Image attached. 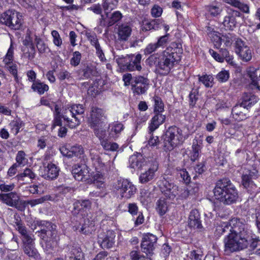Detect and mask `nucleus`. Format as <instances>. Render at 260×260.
Returning a JSON list of instances; mask_svg holds the SVG:
<instances>
[{
    "instance_id": "obj_1",
    "label": "nucleus",
    "mask_w": 260,
    "mask_h": 260,
    "mask_svg": "<svg viewBox=\"0 0 260 260\" xmlns=\"http://www.w3.org/2000/svg\"><path fill=\"white\" fill-rule=\"evenodd\" d=\"M228 233L224 238L226 254L243 249L248 245L250 232L243 219L234 218L229 222H222L216 226L215 234L220 236Z\"/></svg>"
},
{
    "instance_id": "obj_2",
    "label": "nucleus",
    "mask_w": 260,
    "mask_h": 260,
    "mask_svg": "<svg viewBox=\"0 0 260 260\" xmlns=\"http://www.w3.org/2000/svg\"><path fill=\"white\" fill-rule=\"evenodd\" d=\"M182 53V45L173 42L161 54L150 55L147 59L150 66L155 67L156 72L161 75H167L180 60Z\"/></svg>"
},
{
    "instance_id": "obj_3",
    "label": "nucleus",
    "mask_w": 260,
    "mask_h": 260,
    "mask_svg": "<svg viewBox=\"0 0 260 260\" xmlns=\"http://www.w3.org/2000/svg\"><path fill=\"white\" fill-rule=\"evenodd\" d=\"M84 107L81 104H74L63 110L62 113L58 105L54 106V119L52 128L56 126H61V118L67 122V126L71 128H74L80 124V119L78 116L84 114Z\"/></svg>"
},
{
    "instance_id": "obj_4",
    "label": "nucleus",
    "mask_w": 260,
    "mask_h": 260,
    "mask_svg": "<svg viewBox=\"0 0 260 260\" xmlns=\"http://www.w3.org/2000/svg\"><path fill=\"white\" fill-rule=\"evenodd\" d=\"M214 197L224 205H231L239 199L238 190L231 181L227 178L218 180L213 190Z\"/></svg>"
},
{
    "instance_id": "obj_5",
    "label": "nucleus",
    "mask_w": 260,
    "mask_h": 260,
    "mask_svg": "<svg viewBox=\"0 0 260 260\" xmlns=\"http://www.w3.org/2000/svg\"><path fill=\"white\" fill-rule=\"evenodd\" d=\"M185 139L181 128L176 126H170L163 136L164 146L166 150H172L182 144Z\"/></svg>"
},
{
    "instance_id": "obj_6",
    "label": "nucleus",
    "mask_w": 260,
    "mask_h": 260,
    "mask_svg": "<svg viewBox=\"0 0 260 260\" xmlns=\"http://www.w3.org/2000/svg\"><path fill=\"white\" fill-rule=\"evenodd\" d=\"M141 59L142 55L140 54H138L136 55L131 54L126 56H118L115 57L118 64L128 71H141L142 69Z\"/></svg>"
},
{
    "instance_id": "obj_7",
    "label": "nucleus",
    "mask_w": 260,
    "mask_h": 260,
    "mask_svg": "<svg viewBox=\"0 0 260 260\" xmlns=\"http://www.w3.org/2000/svg\"><path fill=\"white\" fill-rule=\"evenodd\" d=\"M22 16L14 10H8L0 15V22L15 30L20 28L22 24Z\"/></svg>"
},
{
    "instance_id": "obj_8",
    "label": "nucleus",
    "mask_w": 260,
    "mask_h": 260,
    "mask_svg": "<svg viewBox=\"0 0 260 260\" xmlns=\"http://www.w3.org/2000/svg\"><path fill=\"white\" fill-rule=\"evenodd\" d=\"M121 199L128 200L133 197L136 192V187L127 179L118 180L114 185Z\"/></svg>"
},
{
    "instance_id": "obj_9",
    "label": "nucleus",
    "mask_w": 260,
    "mask_h": 260,
    "mask_svg": "<svg viewBox=\"0 0 260 260\" xmlns=\"http://www.w3.org/2000/svg\"><path fill=\"white\" fill-rule=\"evenodd\" d=\"M258 172L255 167L252 166L250 170H245L242 176V182L244 188L250 193L256 191L257 186L252 181L258 178Z\"/></svg>"
},
{
    "instance_id": "obj_10",
    "label": "nucleus",
    "mask_w": 260,
    "mask_h": 260,
    "mask_svg": "<svg viewBox=\"0 0 260 260\" xmlns=\"http://www.w3.org/2000/svg\"><path fill=\"white\" fill-rule=\"evenodd\" d=\"M91 204L89 200H77L71 210L72 216L76 217L77 220L82 219L86 214V210L91 207Z\"/></svg>"
},
{
    "instance_id": "obj_11",
    "label": "nucleus",
    "mask_w": 260,
    "mask_h": 260,
    "mask_svg": "<svg viewBox=\"0 0 260 260\" xmlns=\"http://www.w3.org/2000/svg\"><path fill=\"white\" fill-rule=\"evenodd\" d=\"M149 79L142 76L134 77L131 83L134 92L137 94H144L148 89Z\"/></svg>"
},
{
    "instance_id": "obj_12",
    "label": "nucleus",
    "mask_w": 260,
    "mask_h": 260,
    "mask_svg": "<svg viewBox=\"0 0 260 260\" xmlns=\"http://www.w3.org/2000/svg\"><path fill=\"white\" fill-rule=\"evenodd\" d=\"M235 52L243 61L248 62L252 58L251 50L241 39H237L236 41Z\"/></svg>"
},
{
    "instance_id": "obj_13",
    "label": "nucleus",
    "mask_w": 260,
    "mask_h": 260,
    "mask_svg": "<svg viewBox=\"0 0 260 260\" xmlns=\"http://www.w3.org/2000/svg\"><path fill=\"white\" fill-rule=\"evenodd\" d=\"M161 189L166 199L170 201H174L179 194L178 186L167 180L162 181Z\"/></svg>"
},
{
    "instance_id": "obj_14",
    "label": "nucleus",
    "mask_w": 260,
    "mask_h": 260,
    "mask_svg": "<svg viewBox=\"0 0 260 260\" xmlns=\"http://www.w3.org/2000/svg\"><path fill=\"white\" fill-rule=\"evenodd\" d=\"M156 241L157 238L154 235L147 234L144 235L141 244L142 251L147 255H151L155 248Z\"/></svg>"
},
{
    "instance_id": "obj_15",
    "label": "nucleus",
    "mask_w": 260,
    "mask_h": 260,
    "mask_svg": "<svg viewBox=\"0 0 260 260\" xmlns=\"http://www.w3.org/2000/svg\"><path fill=\"white\" fill-rule=\"evenodd\" d=\"M46 244V248L49 249H52L57 245V233L56 228L40 234L39 235Z\"/></svg>"
},
{
    "instance_id": "obj_16",
    "label": "nucleus",
    "mask_w": 260,
    "mask_h": 260,
    "mask_svg": "<svg viewBox=\"0 0 260 260\" xmlns=\"http://www.w3.org/2000/svg\"><path fill=\"white\" fill-rule=\"evenodd\" d=\"M103 118H105L104 111L102 109L92 107L88 120L90 126H99Z\"/></svg>"
},
{
    "instance_id": "obj_17",
    "label": "nucleus",
    "mask_w": 260,
    "mask_h": 260,
    "mask_svg": "<svg viewBox=\"0 0 260 260\" xmlns=\"http://www.w3.org/2000/svg\"><path fill=\"white\" fill-rule=\"evenodd\" d=\"M72 173L75 179L79 181H86L89 176L88 168L84 164L74 165Z\"/></svg>"
},
{
    "instance_id": "obj_18",
    "label": "nucleus",
    "mask_w": 260,
    "mask_h": 260,
    "mask_svg": "<svg viewBox=\"0 0 260 260\" xmlns=\"http://www.w3.org/2000/svg\"><path fill=\"white\" fill-rule=\"evenodd\" d=\"M0 201L4 203L20 209V199L17 193L11 192L0 194Z\"/></svg>"
},
{
    "instance_id": "obj_19",
    "label": "nucleus",
    "mask_w": 260,
    "mask_h": 260,
    "mask_svg": "<svg viewBox=\"0 0 260 260\" xmlns=\"http://www.w3.org/2000/svg\"><path fill=\"white\" fill-rule=\"evenodd\" d=\"M241 13L236 10H231L224 17L222 24L226 30H232L237 25L236 17H239Z\"/></svg>"
},
{
    "instance_id": "obj_20",
    "label": "nucleus",
    "mask_w": 260,
    "mask_h": 260,
    "mask_svg": "<svg viewBox=\"0 0 260 260\" xmlns=\"http://www.w3.org/2000/svg\"><path fill=\"white\" fill-rule=\"evenodd\" d=\"M216 31L211 32V35H213V39L215 41L214 45L216 48H219L221 42H223L226 46H230L232 45L233 42L235 40V35L233 34L228 33L220 37L217 35Z\"/></svg>"
},
{
    "instance_id": "obj_21",
    "label": "nucleus",
    "mask_w": 260,
    "mask_h": 260,
    "mask_svg": "<svg viewBox=\"0 0 260 260\" xmlns=\"http://www.w3.org/2000/svg\"><path fill=\"white\" fill-rule=\"evenodd\" d=\"M247 75L251 80L250 87L252 89L260 91V86L258 83V80H260V68L250 67L247 71Z\"/></svg>"
},
{
    "instance_id": "obj_22",
    "label": "nucleus",
    "mask_w": 260,
    "mask_h": 260,
    "mask_svg": "<svg viewBox=\"0 0 260 260\" xmlns=\"http://www.w3.org/2000/svg\"><path fill=\"white\" fill-rule=\"evenodd\" d=\"M59 171L58 167L54 164L50 162L44 167L42 172V176L48 180H54L58 177Z\"/></svg>"
},
{
    "instance_id": "obj_23",
    "label": "nucleus",
    "mask_w": 260,
    "mask_h": 260,
    "mask_svg": "<svg viewBox=\"0 0 260 260\" xmlns=\"http://www.w3.org/2000/svg\"><path fill=\"white\" fill-rule=\"evenodd\" d=\"M188 226L193 229H202L201 216L199 211L196 209H192L189 213L188 219Z\"/></svg>"
},
{
    "instance_id": "obj_24",
    "label": "nucleus",
    "mask_w": 260,
    "mask_h": 260,
    "mask_svg": "<svg viewBox=\"0 0 260 260\" xmlns=\"http://www.w3.org/2000/svg\"><path fill=\"white\" fill-rule=\"evenodd\" d=\"M132 32V27L127 23H123L119 25L117 29V40L126 42L131 37Z\"/></svg>"
},
{
    "instance_id": "obj_25",
    "label": "nucleus",
    "mask_w": 260,
    "mask_h": 260,
    "mask_svg": "<svg viewBox=\"0 0 260 260\" xmlns=\"http://www.w3.org/2000/svg\"><path fill=\"white\" fill-rule=\"evenodd\" d=\"M158 169V164L153 163L144 173L141 174L139 181L141 183H146L151 181L155 176V173Z\"/></svg>"
},
{
    "instance_id": "obj_26",
    "label": "nucleus",
    "mask_w": 260,
    "mask_h": 260,
    "mask_svg": "<svg viewBox=\"0 0 260 260\" xmlns=\"http://www.w3.org/2000/svg\"><path fill=\"white\" fill-rule=\"evenodd\" d=\"M154 115L150 120L148 126L149 133L151 134L154 131L159 127L165 121L166 115L162 113L154 112Z\"/></svg>"
},
{
    "instance_id": "obj_27",
    "label": "nucleus",
    "mask_w": 260,
    "mask_h": 260,
    "mask_svg": "<svg viewBox=\"0 0 260 260\" xmlns=\"http://www.w3.org/2000/svg\"><path fill=\"white\" fill-rule=\"evenodd\" d=\"M60 150L63 155L68 157L75 156L80 158L84 153V150L80 145L74 146L70 149L62 147L60 149Z\"/></svg>"
},
{
    "instance_id": "obj_28",
    "label": "nucleus",
    "mask_w": 260,
    "mask_h": 260,
    "mask_svg": "<svg viewBox=\"0 0 260 260\" xmlns=\"http://www.w3.org/2000/svg\"><path fill=\"white\" fill-rule=\"evenodd\" d=\"M115 233L111 230L107 231L102 237H99L100 239H102L101 241V245L102 248H110L113 246L115 243Z\"/></svg>"
},
{
    "instance_id": "obj_29",
    "label": "nucleus",
    "mask_w": 260,
    "mask_h": 260,
    "mask_svg": "<svg viewBox=\"0 0 260 260\" xmlns=\"http://www.w3.org/2000/svg\"><path fill=\"white\" fill-rule=\"evenodd\" d=\"M123 128V125L121 123L113 122L110 124L108 130L109 137L114 139L117 138Z\"/></svg>"
},
{
    "instance_id": "obj_30",
    "label": "nucleus",
    "mask_w": 260,
    "mask_h": 260,
    "mask_svg": "<svg viewBox=\"0 0 260 260\" xmlns=\"http://www.w3.org/2000/svg\"><path fill=\"white\" fill-rule=\"evenodd\" d=\"M257 98L251 93H245L242 98V102L240 103L244 109L250 107L257 102Z\"/></svg>"
},
{
    "instance_id": "obj_31",
    "label": "nucleus",
    "mask_w": 260,
    "mask_h": 260,
    "mask_svg": "<svg viewBox=\"0 0 260 260\" xmlns=\"http://www.w3.org/2000/svg\"><path fill=\"white\" fill-rule=\"evenodd\" d=\"M83 256L81 249L77 246H73L69 247L68 255H66V260H71L76 258L80 260V258Z\"/></svg>"
},
{
    "instance_id": "obj_32",
    "label": "nucleus",
    "mask_w": 260,
    "mask_h": 260,
    "mask_svg": "<svg viewBox=\"0 0 260 260\" xmlns=\"http://www.w3.org/2000/svg\"><path fill=\"white\" fill-rule=\"evenodd\" d=\"M23 251L31 260H42L40 254L35 245L22 247Z\"/></svg>"
},
{
    "instance_id": "obj_33",
    "label": "nucleus",
    "mask_w": 260,
    "mask_h": 260,
    "mask_svg": "<svg viewBox=\"0 0 260 260\" xmlns=\"http://www.w3.org/2000/svg\"><path fill=\"white\" fill-rule=\"evenodd\" d=\"M130 167L134 169H141L144 166L146 162L142 156H132L129 159Z\"/></svg>"
},
{
    "instance_id": "obj_34",
    "label": "nucleus",
    "mask_w": 260,
    "mask_h": 260,
    "mask_svg": "<svg viewBox=\"0 0 260 260\" xmlns=\"http://www.w3.org/2000/svg\"><path fill=\"white\" fill-rule=\"evenodd\" d=\"M36 225L40 228L38 232L40 234L56 228V225L47 221H37Z\"/></svg>"
},
{
    "instance_id": "obj_35",
    "label": "nucleus",
    "mask_w": 260,
    "mask_h": 260,
    "mask_svg": "<svg viewBox=\"0 0 260 260\" xmlns=\"http://www.w3.org/2000/svg\"><path fill=\"white\" fill-rule=\"evenodd\" d=\"M224 2L234 7L239 9L243 13L247 14L249 13V7L248 5L242 3L239 0H224Z\"/></svg>"
},
{
    "instance_id": "obj_36",
    "label": "nucleus",
    "mask_w": 260,
    "mask_h": 260,
    "mask_svg": "<svg viewBox=\"0 0 260 260\" xmlns=\"http://www.w3.org/2000/svg\"><path fill=\"white\" fill-rule=\"evenodd\" d=\"M244 109L240 104H237L232 109V114L233 117L238 121H242L246 118V115L241 111Z\"/></svg>"
},
{
    "instance_id": "obj_37",
    "label": "nucleus",
    "mask_w": 260,
    "mask_h": 260,
    "mask_svg": "<svg viewBox=\"0 0 260 260\" xmlns=\"http://www.w3.org/2000/svg\"><path fill=\"white\" fill-rule=\"evenodd\" d=\"M31 89L34 91L37 92L40 94H43L49 89L48 86L40 81H36L31 85Z\"/></svg>"
},
{
    "instance_id": "obj_38",
    "label": "nucleus",
    "mask_w": 260,
    "mask_h": 260,
    "mask_svg": "<svg viewBox=\"0 0 260 260\" xmlns=\"http://www.w3.org/2000/svg\"><path fill=\"white\" fill-rule=\"evenodd\" d=\"M92 164L96 170L102 171L105 167L104 163L102 161L101 157L98 154H91Z\"/></svg>"
},
{
    "instance_id": "obj_39",
    "label": "nucleus",
    "mask_w": 260,
    "mask_h": 260,
    "mask_svg": "<svg viewBox=\"0 0 260 260\" xmlns=\"http://www.w3.org/2000/svg\"><path fill=\"white\" fill-rule=\"evenodd\" d=\"M206 10L212 17H217L219 15L222 9L219 4H212L206 7Z\"/></svg>"
},
{
    "instance_id": "obj_40",
    "label": "nucleus",
    "mask_w": 260,
    "mask_h": 260,
    "mask_svg": "<svg viewBox=\"0 0 260 260\" xmlns=\"http://www.w3.org/2000/svg\"><path fill=\"white\" fill-rule=\"evenodd\" d=\"M117 4V0H104L102 6L105 13H109L110 11L115 9Z\"/></svg>"
},
{
    "instance_id": "obj_41",
    "label": "nucleus",
    "mask_w": 260,
    "mask_h": 260,
    "mask_svg": "<svg viewBox=\"0 0 260 260\" xmlns=\"http://www.w3.org/2000/svg\"><path fill=\"white\" fill-rule=\"evenodd\" d=\"M199 81L202 83L206 87H211L214 84V78L210 75H199Z\"/></svg>"
},
{
    "instance_id": "obj_42",
    "label": "nucleus",
    "mask_w": 260,
    "mask_h": 260,
    "mask_svg": "<svg viewBox=\"0 0 260 260\" xmlns=\"http://www.w3.org/2000/svg\"><path fill=\"white\" fill-rule=\"evenodd\" d=\"M100 143L104 149L107 151H116L119 147L118 145L116 143L111 142L106 139L104 140H101Z\"/></svg>"
},
{
    "instance_id": "obj_43",
    "label": "nucleus",
    "mask_w": 260,
    "mask_h": 260,
    "mask_svg": "<svg viewBox=\"0 0 260 260\" xmlns=\"http://www.w3.org/2000/svg\"><path fill=\"white\" fill-rule=\"evenodd\" d=\"M156 210L158 214L162 216L164 215L168 210V205L167 202L164 199H160L156 203Z\"/></svg>"
},
{
    "instance_id": "obj_44",
    "label": "nucleus",
    "mask_w": 260,
    "mask_h": 260,
    "mask_svg": "<svg viewBox=\"0 0 260 260\" xmlns=\"http://www.w3.org/2000/svg\"><path fill=\"white\" fill-rule=\"evenodd\" d=\"M154 104V112L162 113L164 111V105L161 99L155 95L153 98Z\"/></svg>"
},
{
    "instance_id": "obj_45",
    "label": "nucleus",
    "mask_w": 260,
    "mask_h": 260,
    "mask_svg": "<svg viewBox=\"0 0 260 260\" xmlns=\"http://www.w3.org/2000/svg\"><path fill=\"white\" fill-rule=\"evenodd\" d=\"M53 198L50 195H46L40 198L29 200L27 204L31 207H34L37 205L42 204L47 201H52Z\"/></svg>"
},
{
    "instance_id": "obj_46",
    "label": "nucleus",
    "mask_w": 260,
    "mask_h": 260,
    "mask_svg": "<svg viewBox=\"0 0 260 260\" xmlns=\"http://www.w3.org/2000/svg\"><path fill=\"white\" fill-rule=\"evenodd\" d=\"M177 176L178 178L182 179V181L185 184H188L190 182L191 178L188 172L185 169H177Z\"/></svg>"
},
{
    "instance_id": "obj_47",
    "label": "nucleus",
    "mask_w": 260,
    "mask_h": 260,
    "mask_svg": "<svg viewBox=\"0 0 260 260\" xmlns=\"http://www.w3.org/2000/svg\"><path fill=\"white\" fill-rule=\"evenodd\" d=\"M106 17L109 19L108 24L111 26L120 20L122 18V14L119 11H115L111 14H106Z\"/></svg>"
},
{
    "instance_id": "obj_48",
    "label": "nucleus",
    "mask_w": 260,
    "mask_h": 260,
    "mask_svg": "<svg viewBox=\"0 0 260 260\" xmlns=\"http://www.w3.org/2000/svg\"><path fill=\"white\" fill-rule=\"evenodd\" d=\"M14 226L21 237L29 233L27 230L24 223L20 220L17 219L14 222Z\"/></svg>"
},
{
    "instance_id": "obj_49",
    "label": "nucleus",
    "mask_w": 260,
    "mask_h": 260,
    "mask_svg": "<svg viewBox=\"0 0 260 260\" xmlns=\"http://www.w3.org/2000/svg\"><path fill=\"white\" fill-rule=\"evenodd\" d=\"M23 123L20 120H16L12 121L9 126L11 128V132L14 135H16L19 132L20 128L22 126Z\"/></svg>"
},
{
    "instance_id": "obj_50",
    "label": "nucleus",
    "mask_w": 260,
    "mask_h": 260,
    "mask_svg": "<svg viewBox=\"0 0 260 260\" xmlns=\"http://www.w3.org/2000/svg\"><path fill=\"white\" fill-rule=\"evenodd\" d=\"M36 174L29 168L25 169L23 172L17 175L16 177L18 180H24V177H28L33 179L36 177Z\"/></svg>"
},
{
    "instance_id": "obj_51",
    "label": "nucleus",
    "mask_w": 260,
    "mask_h": 260,
    "mask_svg": "<svg viewBox=\"0 0 260 260\" xmlns=\"http://www.w3.org/2000/svg\"><path fill=\"white\" fill-rule=\"evenodd\" d=\"M23 246L26 247L29 246L35 245V239L34 236L31 234L28 233L21 237Z\"/></svg>"
},
{
    "instance_id": "obj_52",
    "label": "nucleus",
    "mask_w": 260,
    "mask_h": 260,
    "mask_svg": "<svg viewBox=\"0 0 260 260\" xmlns=\"http://www.w3.org/2000/svg\"><path fill=\"white\" fill-rule=\"evenodd\" d=\"M200 151V146L198 143H193L192 146V151L190 154V160L194 162L198 159Z\"/></svg>"
},
{
    "instance_id": "obj_53",
    "label": "nucleus",
    "mask_w": 260,
    "mask_h": 260,
    "mask_svg": "<svg viewBox=\"0 0 260 260\" xmlns=\"http://www.w3.org/2000/svg\"><path fill=\"white\" fill-rule=\"evenodd\" d=\"M229 72L225 70L221 71L216 76V79L220 83L226 82L229 79Z\"/></svg>"
},
{
    "instance_id": "obj_54",
    "label": "nucleus",
    "mask_w": 260,
    "mask_h": 260,
    "mask_svg": "<svg viewBox=\"0 0 260 260\" xmlns=\"http://www.w3.org/2000/svg\"><path fill=\"white\" fill-rule=\"evenodd\" d=\"M35 42L38 51L40 53H43L45 52L47 49H48V47L44 42V41L41 38H38L37 36H36Z\"/></svg>"
},
{
    "instance_id": "obj_55",
    "label": "nucleus",
    "mask_w": 260,
    "mask_h": 260,
    "mask_svg": "<svg viewBox=\"0 0 260 260\" xmlns=\"http://www.w3.org/2000/svg\"><path fill=\"white\" fill-rule=\"evenodd\" d=\"M13 51L14 48L12 44H11L7 53L5 56V58L3 60L4 62L6 65H9L12 63L13 60Z\"/></svg>"
},
{
    "instance_id": "obj_56",
    "label": "nucleus",
    "mask_w": 260,
    "mask_h": 260,
    "mask_svg": "<svg viewBox=\"0 0 260 260\" xmlns=\"http://www.w3.org/2000/svg\"><path fill=\"white\" fill-rule=\"evenodd\" d=\"M81 54L79 51H75L73 54V57L70 60V64L74 67L78 66L81 59Z\"/></svg>"
},
{
    "instance_id": "obj_57",
    "label": "nucleus",
    "mask_w": 260,
    "mask_h": 260,
    "mask_svg": "<svg viewBox=\"0 0 260 260\" xmlns=\"http://www.w3.org/2000/svg\"><path fill=\"white\" fill-rule=\"evenodd\" d=\"M189 106L193 108L198 100V91L197 90H192L189 95Z\"/></svg>"
},
{
    "instance_id": "obj_58",
    "label": "nucleus",
    "mask_w": 260,
    "mask_h": 260,
    "mask_svg": "<svg viewBox=\"0 0 260 260\" xmlns=\"http://www.w3.org/2000/svg\"><path fill=\"white\" fill-rule=\"evenodd\" d=\"M26 154L23 151H19L16 157V160L19 165H24L27 162Z\"/></svg>"
},
{
    "instance_id": "obj_59",
    "label": "nucleus",
    "mask_w": 260,
    "mask_h": 260,
    "mask_svg": "<svg viewBox=\"0 0 260 260\" xmlns=\"http://www.w3.org/2000/svg\"><path fill=\"white\" fill-rule=\"evenodd\" d=\"M74 228L75 231H78L79 233L85 235H88L90 234L91 232L90 227L85 224L82 225L80 224L79 225L75 226Z\"/></svg>"
},
{
    "instance_id": "obj_60",
    "label": "nucleus",
    "mask_w": 260,
    "mask_h": 260,
    "mask_svg": "<svg viewBox=\"0 0 260 260\" xmlns=\"http://www.w3.org/2000/svg\"><path fill=\"white\" fill-rule=\"evenodd\" d=\"M158 48L156 43H150L144 49V53L146 55H149L155 52Z\"/></svg>"
},
{
    "instance_id": "obj_61",
    "label": "nucleus",
    "mask_w": 260,
    "mask_h": 260,
    "mask_svg": "<svg viewBox=\"0 0 260 260\" xmlns=\"http://www.w3.org/2000/svg\"><path fill=\"white\" fill-rule=\"evenodd\" d=\"M85 36L87 40L90 42L91 45H92L99 40L96 34L94 32L86 31L85 32Z\"/></svg>"
},
{
    "instance_id": "obj_62",
    "label": "nucleus",
    "mask_w": 260,
    "mask_h": 260,
    "mask_svg": "<svg viewBox=\"0 0 260 260\" xmlns=\"http://www.w3.org/2000/svg\"><path fill=\"white\" fill-rule=\"evenodd\" d=\"M93 128L94 134L100 139V142L101 140H104L106 136V131L103 130L101 128H99L98 126L92 127Z\"/></svg>"
},
{
    "instance_id": "obj_63",
    "label": "nucleus",
    "mask_w": 260,
    "mask_h": 260,
    "mask_svg": "<svg viewBox=\"0 0 260 260\" xmlns=\"http://www.w3.org/2000/svg\"><path fill=\"white\" fill-rule=\"evenodd\" d=\"M51 35L53 38V43L57 46H60L62 44V39L57 31L54 30L51 32Z\"/></svg>"
},
{
    "instance_id": "obj_64",
    "label": "nucleus",
    "mask_w": 260,
    "mask_h": 260,
    "mask_svg": "<svg viewBox=\"0 0 260 260\" xmlns=\"http://www.w3.org/2000/svg\"><path fill=\"white\" fill-rule=\"evenodd\" d=\"M130 257L132 260H151L148 257H145L137 251H132L130 253Z\"/></svg>"
}]
</instances>
